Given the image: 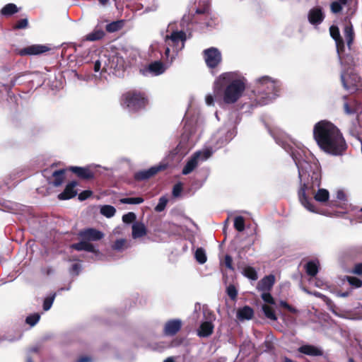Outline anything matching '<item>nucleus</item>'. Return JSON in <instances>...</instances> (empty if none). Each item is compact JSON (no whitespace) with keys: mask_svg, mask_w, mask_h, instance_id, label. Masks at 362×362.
<instances>
[{"mask_svg":"<svg viewBox=\"0 0 362 362\" xmlns=\"http://www.w3.org/2000/svg\"><path fill=\"white\" fill-rule=\"evenodd\" d=\"M276 143L281 145L287 152L292 156L298 170V177L300 182H303V186L298 192L299 199L302 205L308 211L317 213L312 203L308 200L305 195L306 191L310 189L314 190L315 187H319L320 185V173L316 165H315V170L312 171L310 175L309 171L311 170L312 166L303 157V151L300 149H296L291 144L287 142L281 141L279 139H276Z\"/></svg>","mask_w":362,"mask_h":362,"instance_id":"nucleus-1","label":"nucleus"},{"mask_svg":"<svg viewBox=\"0 0 362 362\" xmlns=\"http://www.w3.org/2000/svg\"><path fill=\"white\" fill-rule=\"evenodd\" d=\"M313 134L320 148L330 155L341 156L347 148L341 133L330 122L321 121L317 123Z\"/></svg>","mask_w":362,"mask_h":362,"instance_id":"nucleus-2","label":"nucleus"},{"mask_svg":"<svg viewBox=\"0 0 362 362\" xmlns=\"http://www.w3.org/2000/svg\"><path fill=\"white\" fill-rule=\"evenodd\" d=\"M247 79L238 71L226 72L217 77L214 83V91L223 90V100L226 104L236 103L245 90Z\"/></svg>","mask_w":362,"mask_h":362,"instance_id":"nucleus-3","label":"nucleus"},{"mask_svg":"<svg viewBox=\"0 0 362 362\" xmlns=\"http://www.w3.org/2000/svg\"><path fill=\"white\" fill-rule=\"evenodd\" d=\"M175 24L168 25L165 34L163 35L165 57L170 62L177 57L178 52L185 47L187 40L186 33L182 30L174 28Z\"/></svg>","mask_w":362,"mask_h":362,"instance_id":"nucleus-4","label":"nucleus"},{"mask_svg":"<svg viewBox=\"0 0 362 362\" xmlns=\"http://www.w3.org/2000/svg\"><path fill=\"white\" fill-rule=\"evenodd\" d=\"M279 81L268 76L257 78V103L260 105H264L272 102L279 95Z\"/></svg>","mask_w":362,"mask_h":362,"instance_id":"nucleus-5","label":"nucleus"},{"mask_svg":"<svg viewBox=\"0 0 362 362\" xmlns=\"http://www.w3.org/2000/svg\"><path fill=\"white\" fill-rule=\"evenodd\" d=\"M341 81L344 88L353 93L362 86V78L352 66L344 69L341 74Z\"/></svg>","mask_w":362,"mask_h":362,"instance_id":"nucleus-6","label":"nucleus"},{"mask_svg":"<svg viewBox=\"0 0 362 362\" xmlns=\"http://www.w3.org/2000/svg\"><path fill=\"white\" fill-rule=\"evenodd\" d=\"M146 103L144 95L140 93L128 92L123 95L121 104L129 112H136L143 108Z\"/></svg>","mask_w":362,"mask_h":362,"instance_id":"nucleus-7","label":"nucleus"},{"mask_svg":"<svg viewBox=\"0 0 362 362\" xmlns=\"http://www.w3.org/2000/svg\"><path fill=\"white\" fill-rule=\"evenodd\" d=\"M213 151L211 148H205L202 151H197L189 159L182 169L183 175H188L192 173L200 162L205 161L211 156Z\"/></svg>","mask_w":362,"mask_h":362,"instance_id":"nucleus-8","label":"nucleus"},{"mask_svg":"<svg viewBox=\"0 0 362 362\" xmlns=\"http://www.w3.org/2000/svg\"><path fill=\"white\" fill-rule=\"evenodd\" d=\"M203 54L204 61L209 68H215L221 62V53L216 47L206 49L204 50Z\"/></svg>","mask_w":362,"mask_h":362,"instance_id":"nucleus-9","label":"nucleus"},{"mask_svg":"<svg viewBox=\"0 0 362 362\" xmlns=\"http://www.w3.org/2000/svg\"><path fill=\"white\" fill-rule=\"evenodd\" d=\"M182 325V322L180 319L170 320L164 325L163 333L166 336H174L180 330Z\"/></svg>","mask_w":362,"mask_h":362,"instance_id":"nucleus-10","label":"nucleus"},{"mask_svg":"<svg viewBox=\"0 0 362 362\" xmlns=\"http://www.w3.org/2000/svg\"><path fill=\"white\" fill-rule=\"evenodd\" d=\"M325 15L321 8L314 7L308 13V21L310 24L317 26L324 20Z\"/></svg>","mask_w":362,"mask_h":362,"instance_id":"nucleus-11","label":"nucleus"},{"mask_svg":"<svg viewBox=\"0 0 362 362\" xmlns=\"http://www.w3.org/2000/svg\"><path fill=\"white\" fill-rule=\"evenodd\" d=\"M79 235L83 240L88 241H97L104 237V234L101 231L93 228H88L81 230L79 233Z\"/></svg>","mask_w":362,"mask_h":362,"instance_id":"nucleus-12","label":"nucleus"},{"mask_svg":"<svg viewBox=\"0 0 362 362\" xmlns=\"http://www.w3.org/2000/svg\"><path fill=\"white\" fill-rule=\"evenodd\" d=\"M48 50H49V48L46 45H32L21 49L19 53L21 56L35 55L42 54Z\"/></svg>","mask_w":362,"mask_h":362,"instance_id":"nucleus-13","label":"nucleus"},{"mask_svg":"<svg viewBox=\"0 0 362 362\" xmlns=\"http://www.w3.org/2000/svg\"><path fill=\"white\" fill-rule=\"evenodd\" d=\"M166 70V67L164 64L159 61L154 62L148 65V66L142 70L144 75H148V74L152 76H158L162 74Z\"/></svg>","mask_w":362,"mask_h":362,"instance_id":"nucleus-14","label":"nucleus"},{"mask_svg":"<svg viewBox=\"0 0 362 362\" xmlns=\"http://www.w3.org/2000/svg\"><path fill=\"white\" fill-rule=\"evenodd\" d=\"M330 35L334 40L337 51L340 59H341V52L343 51L344 45L342 38L340 36L339 28L334 25H332L329 28Z\"/></svg>","mask_w":362,"mask_h":362,"instance_id":"nucleus-15","label":"nucleus"},{"mask_svg":"<svg viewBox=\"0 0 362 362\" xmlns=\"http://www.w3.org/2000/svg\"><path fill=\"white\" fill-rule=\"evenodd\" d=\"M78 185V182L76 181H72L69 183L64 190L63 192L60 193L58 195V198L61 200H65L71 199L75 197L77 194V191L75 189V187Z\"/></svg>","mask_w":362,"mask_h":362,"instance_id":"nucleus-16","label":"nucleus"},{"mask_svg":"<svg viewBox=\"0 0 362 362\" xmlns=\"http://www.w3.org/2000/svg\"><path fill=\"white\" fill-rule=\"evenodd\" d=\"M275 282V276L272 274L264 276L261 279L257 286L260 291H269Z\"/></svg>","mask_w":362,"mask_h":362,"instance_id":"nucleus-17","label":"nucleus"},{"mask_svg":"<svg viewBox=\"0 0 362 362\" xmlns=\"http://www.w3.org/2000/svg\"><path fill=\"white\" fill-rule=\"evenodd\" d=\"M298 351L301 354L311 356H320L323 354L321 349L310 344L303 345L298 349Z\"/></svg>","mask_w":362,"mask_h":362,"instance_id":"nucleus-18","label":"nucleus"},{"mask_svg":"<svg viewBox=\"0 0 362 362\" xmlns=\"http://www.w3.org/2000/svg\"><path fill=\"white\" fill-rule=\"evenodd\" d=\"M103 27L102 23H98L93 32L86 35L85 39L88 41H96L102 39L105 36Z\"/></svg>","mask_w":362,"mask_h":362,"instance_id":"nucleus-19","label":"nucleus"},{"mask_svg":"<svg viewBox=\"0 0 362 362\" xmlns=\"http://www.w3.org/2000/svg\"><path fill=\"white\" fill-rule=\"evenodd\" d=\"M132 238L137 239L144 237L147 233V229L145 225L141 222H135L132 224Z\"/></svg>","mask_w":362,"mask_h":362,"instance_id":"nucleus-20","label":"nucleus"},{"mask_svg":"<svg viewBox=\"0 0 362 362\" xmlns=\"http://www.w3.org/2000/svg\"><path fill=\"white\" fill-rule=\"evenodd\" d=\"M211 320V318H210ZM214 330V325L211 321H206L200 325L199 328L197 329V334L201 337H206L210 336Z\"/></svg>","mask_w":362,"mask_h":362,"instance_id":"nucleus-21","label":"nucleus"},{"mask_svg":"<svg viewBox=\"0 0 362 362\" xmlns=\"http://www.w3.org/2000/svg\"><path fill=\"white\" fill-rule=\"evenodd\" d=\"M252 350V344L250 341L245 342L240 346V353L234 362H247L243 360V358L249 355Z\"/></svg>","mask_w":362,"mask_h":362,"instance_id":"nucleus-22","label":"nucleus"},{"mask_svg":"<svg viewBox=\"0 0 362 362\" xmlns=\"http://www.w3.org/2000/svg\"><path fill=\"white\" fill-rule=\"evenodd\" d=\"M70 170L82 179H90L94 177V174L89 168L74 166L70 168Z\"/></svg>","mask_w":362,"mask_h":362,"instance_id":"nucleus-23","label":"nucleus"},{"mask_svg":"<svg viewBox=\"0 0 362 362\" xmlns=\"http://www.w3.org/2000/svg\"><path fill=\"white\" fill-rule=\"evenodd\" d=\"M71 247L78 251L85 250L95 254L99 252V251L95 250L94 246L91 243H88V240H83L80 243L73 244Z\"/></svg>","mask_w":362,"mask_h":362,"instance_id":"nucleus-24","label":"nucleus"},{"mask_svg":"<svg viewBox=\"0 0 362 362\" xmlns=\"http://www.w3.org/2000/svg\"><path fill=\"white\" fill-rule=\"evenodd\" d=\"M253 315V310L249 306H244L237 311V317L240 321L250 320Z\"/></svg>","mask_w":362,"mask_h":362,"instance_id":"nucleus-25","label":"nucleus"},{"mask_svg":"<svg viewBox=\"0 0 362 362\" xmlns=\"http://www.w3.org/2000/svg\"><path fill=\"white\" fill-rule=\"evenodd\" d=\"M160 167H152L146 170H143L137 173L135 175V177L136 180H143L151 177V176L156 175L160 170Z\"/></svg>","mask_w":362,"mask_h":362,"instance_id":"nucleus-26","label":"nucleus"},{"mask_svg":"<svg viewBox=\"0 0 362 362\" xmlns=\"http://www.w3.org/2000/svg\"><path fill=\"white\" fill-rule=\"evenodd\" d=\"M100 60H103L104 62H103L102 66H103V71H106L109 69H116L117 68V64H115V60L116 59L118 61V58L113 57L112 60L107 58V55L105 54H103L102 55L99 56Z\"/></svg>","mask_w":362,"mask_h":362,"instance_id":"nucleus-27","label":"nucleus"},{"mask_svg":"<svg viewBox=\"0 0 362 362\" xmlns=\"http://www.w3.org/2000/svg\"><path fill=\"white\" fill-rule=\"evenodd\" d=\"M65 170H56L52 173V176L54 177V181L52 182V184L54 187H59L60 186L64 180V174Z\"/></svg>","mask_w":362,"mask_h":362,"instance_id":"nucleus-28","label":"nucleus"},{"mask_svg":"<svg viewBox=\"0 0 362 362\" xmlns=\"http://www.w3.org/2000/svg\"><path fill=\"white\" fill-rule=\"evenodd\" d=\"M124 25V21L122 20L111 22L106 25V30L109 33H114L119 30Z\"/></svg>","mask_w":362,"mask_h":362,"instance_id":"nucleus-29","label":"nucleus"},{"mask_svg":"<svg viewBox=\"0 0 362 362\" xmlns=\"http://www.w3.org/2000/svg\"><path fill=\"white\" fill-rule=\"evenodd\" d=\"M319 262L317 261H310L305 265L306 272L308 275L314 276L318 272Z\"/></svg>","mask_w":362,"mask_h":362,"instance_id":"nucleus-30","label":"nucleus"},{"mask_svg":"<svg viewBox=\"0 0 362 362\" xmlns=\"http://www.w3.org/2000/svg\"><path fill=\"white\" fill-rule=\"evenodd\" d=\"M18 11V9L16 4H8L4 6L1 10V14L5 16H11Z\"/></svg>","mask_w":362,"mask_h":362,"instance_id":"nucleus-31","label":"nucleus"},{"mask_svg":"<svg viewBox=\"0 0 362 362\" xmlns=\"http://www.w3.org/2000/svg\"><path fill=\"white\" fill-rule=\"evenodd\" d=\"M344 34L347 45L350 48L354 39V32L351 25H346L344 27Z\"/></svg>","mask_w":362,"mask_h":362,"instance_id":"nucleus-32","label":"nucleus"},{"mask_svg":"<svg viewBox=\"0 0 362 362\" xmlns=\"http://www.w3.org/2000/svg\"><path fill=\"white\" fill-rule=\"evenodd\" d=\"M314 197L317 202H325L329 199V192L325 189H319Z\"/></svg>","mask_w":362,"mask_h":362,"instance_id":"nucleus-33","label":"nucleus"},{"mask_svg":"<svg viewBox=\"0 0 362 362\" xmlns=\"http://www.w3.org/2000/svg\"><path fill=\"white\" fill-rule=\"evenodd\" d=\"M194 257L196 260L201 264H204L207 259L206 252L202 247L197 249Z\"/></svg>","mask_w":362,"mask_h":362,"instance_id":"nucleus-34","label":"nucleus"},{"mask_svg":"<svg viewBox=\"0 0 362 362\" xmlns=\"http://www.w3.org/2000/svg\"><path fill=\"white\" fill-rule=\"evenodd\" d=\"M116 212L115 207L110 205H104L100 209V213L107 218L112 217Z\"/></svg>","mask_w":362,"mask_h":362,"instance_id":"nucleus-35","label":"nucleus"},{"mask_svg":"<svg viewBox=\"0 0 362 362\" xmlns=\"http://www.w3.org/2000/svg\"><path fill=\"white\" fill-rule=\"evenodd\" d=\"M127 247V240L124 238L117 240L112 245V248L117 251H123Z\"/></svg>","mask_w":362,"mask_h":362,"instance_id":"nucleus-36","label":"nucleus"},{"mask_svg":"<svg viewBox=\"0 0 362 362\" xmlns=\"http://www.w3.org/2000/svg\"><path fill=\"white\" fill-rule=\"evenodd\" d=\"M144 201V199L141 197H127L119 200L120 203L126 204H139L143 203Z\"/></svg>","mask_w":362,"mask_h":362,"instance_id":"nucleus-37","label":"nucleus"},{"mask_svg":"<svg viewBox=\"0 0 362 362\" xmlns=\"http://www.w3.org/2000/svg\"><path fill=\"white\" fill-rule=\"evenodd\" d=\"M262 310L265 316L271 320H276L277 317L275 315L274 310L269 305H262Z\"/></svg>","mask_w":362,"mask_h":362,"instance_id":"nucleus-38","label":"nucleus"},{"mask_svg":"<svg viewBox=\"0 0 362 362\" xmlns=\"http://www.w3.org/2000/svg\"><path fill=\"white\" fill-rule=\"evenodd\" d=\"M243 274L251 280L257 279V274L255 269L251 267H247L243 269Z\"/></svg>","mask_w":362,"mask_h":362,"instance_id":"nucleus-39","label":"nucleus"},{"mask_svg":"<svg viewBox=\"0 0 362 362\" xmlns=\"http://www.w3.org/2000/svg\"><path fill=\"white\" fill-rule=\"evenodd\" d=\"M234 227L239 232H242L245 230V220L243 216H240L235 218Z\"/></svg>","mask_w":362,"mask_h":362,"instance_id":"nucleus-40","label":"nucleus"},{"mask_svg":"<svg viewBox=\"0 0 362 362\" xmlns=\"http://www.w3.org/2000/svg\"><path fill=\"white\" fill-rule=\"evenodd\" d=\"M40 318V315L38 313H34L26 317L25 322L30 326L35 325Z\"/></svg>","mask_w":362,"mask_h":362,"instance_id":"nucleus-41","label":"nucleus"},{"mask_svg":"<svg viewBox=\"0 0 362 362\" xmlns=\"http://www.w3.org/2000/svg\"><path fill=\"white\" fill-rule=\"evenodd\" d=\"M168 201V200L165 197H161L159 199L157 206L155 207V210L158 212L163 211L167 205Z\"/></svg>","mask_w":362,"mask_h":362,"instance_id":"nucleus-42","label":"nucleus"},{"mask_svg":"<svg viewBox=\"0 0 362 362\" xmlns=\"http://www.w3.org/2000/svg\"><path fill=\"white\" fill-rule=\"evenodd\" d=\"M54 298H55V293L52 294L51 296L47 297L45 299L44 303H43L44 310L47 311L51 308V307L53 304V302L54 300Z\"/></svg>","mask_w":362,"mask_h":362,"instance_id":"nucleus-43","label":"nucleus"},{"mask_svg":"<svg viewBox=\"0 0 362 362\" xmlns=\"http://www.w3.org/2000/svg\"><path fill=\"white\" fill-rule=\"evenodd\" d=\"M347 280L351 286L356 288H359L362 286V281L357 277L348 276Z\"/></svg>","mask_w":362,"mask_h":362,"instance_id":"nucleus-44","label":"nucleus"},{"mask_svg":"<svg viewBox=\"0 0 362 362\" xmlns=\"http://www.w3.org/2000/svg\"><path fill=\"white\" fill-rule=\"evenodd\" d=\"M262 300L269 304H274V300L269 291H262L261 295Z\"/></svg>","mask_w":362,"mask_h":362,"instance_id":"nucleus-45","label":"nucleus"},{"mask_svg":"<svg viewBox=\"0 0 362 362\" xmlns=\"http://www.w3.org/2000/svg\"><path fill=\"white\" fill-rule=\"evenodd\" d=\"M136 219V215L133 212H129L122 216V221L125 223H130Z\"/></svg>","mask_w":362,"mask_h":362,"instance_id":"nucleus-46","label":"nucleus"},{"mask_svg":"<svg viewBox=\"0 0 362 362\" xmlns=\"http://www.w3.org/2000/svg\"><path fill=\"white\" fill-rule=\"evenodd\" d=\"M226 291H227V293H228V296L232 300H235L236 298L238 291L234 286L230 285L229 286H228Z\"/></svg>","mask_w":362,"mask_h":362,"instance_id":"nucleus-47","label":"nucleus"},{"mask_svg":"<svg viewBox=\"0 0 362 362\" xmlns=\"http://www.w3.org/2000/svg\"><path fill=\"white\" fill-rule=\"evenodd\" d=\"M342 5L344 4L340 1H334L331 4V11L334 13H339L342 8Z\"/></svg>","mask_w":362,"mask_h":362,"instance_id":"nucleus-48","label":"nucleus"},{"mask_svg":"<svg viewBox=\"0 0 362 362\" xmlns=\"http://www.w3.org/2000/svg\"><path fill=\"white\" fill-rule=\"evenodd\" d=\"M28 25V21L27 18L21 19L17 22L15 25V29H23L27 28Z\"/></svg>","mask_w":362,"mask_h":362,"instance_id":"nucleus-49","label":"nucleus"},{"mask_svg":"<svg viewBox=\"0 0 362 362\" xmlns=\"http://www.w3.org/2000/svg\"><path fill=\"white\" fill-rule=\"evenodd\" d=\"M182 190V183L179 182L177 183L173 189V195L175 197L180 196L181 194V192Z\"/></svg>","mask_w":362,"mask_h":362,"instance_id":"nucleus-50","label":"nucleus"},{"mask_svg":"<svg viewBox=\"0 0 362 362\" xmlns=\"http://www.w3.org/2000/svg\"><path fill=\"white\" fill-rule=\"evenodd\" d=\"M103 62H104V61L103 60H100V58L98 60L95 61V65H94V71H95V72H98L100 71H103V66H102Z\"/></svg>","mask_w":362,"mask_h":362,"instance_id":"nucleus-51","label":"nucleus"},{"mask_svg":"<svg viewBox=\"0 0 362 362\" xmlns=\"http://www.w3.org/2000/svg\"><path fill=\"white\" fill-rule=\"evenodd\" d=\"M91 194H92V192L90 191L86 190L78 194V199L81 201H83V200H85L87 198H88Z\"/></svg>","mask_w":362,"mask_h":362,"instance_id":"nucleus-52","label":"nucleus"},{"mask_svg":"<svg viewBox=\"0 0 362 362\" xmlns=\"http://www.w3.org/2000/svg\"><path fill=\"white\" fill-rule=\"evenodd\" d=\"M232 262H233L232 257L230 255H226V257H225V264H226V267L227 268H228L229 269H231V270L233 269V265H232Z\"/></svg>","mask_w":362,"mask_h":362,"instance_id":"nucleus-53","label":"nucleus"},{"mask_svg":"<svg viewBox=\"0 0 362 362\" xmlns=\"http://www.w3.org/2000/svg\"><path fill=\"white\" fill-rule=\"evenodd\" d=\"M353 272L356 274H362V263L358 264L355 266Z\"/></svg>","mask_w":362,"mask_h":362,"instance_id":"nucleus-54","label":"nucleus"},{"mask_svg":"<svg viewBox=\"0 0 362 362\" xmlns=\"http://www.w3.org/2000/svg\"><path fill=\"white\" fill-rule=\"evenodd\" d=\"M205 101L207 105H214V97L211 95H207L205 98Z\"/></svg>","mask_w":362,"mask_h":362,"instance_id":"nucleus-55","label":"nucleus"},{"mask_svg":"<svg viewBox=\"0 0 362 362\" xmlns=\"http://www.w3.org/2000/svg\"><path fill=\"white\" fill-rule=\"evenodd\" d=\"M313 295H315L317 297L322 298L327 303H329L330 301V300L328 298H327L325 296H324L323 294H322L320 293L315 292V293H313Z\"/></svg>","mask_w":362,"mask_h":362,"instance_id":"nucleus-56","label":"nucleus"},{"mask_svg":"<svg viewBox=\"0 0 362 362\" xmlns=\"http://www.w3.org/2000/svg\"><path fill=\"white\" fill-rule=\"evenodd\" d=\"M81 267L79 264H74L72 267H71V272L72 273H75L76 274H78V272H79V269H80Z\"/></svg>","mask_w":362,"mask_h":362,"instance_id":"nucleus-57","label":"nucleus"},{"mask_svg":"<svg viewBox=\"0 0 362 362\" xmlns=\"http://www.w3.org/2000/svg\"><path fill=\"white\" fill-rule=\"evenodd\" d=\"M344 108L346 114H352L354 112L353 109H351L348 103H344Z\"/></svg>","mask_w":362,"mask_h":362,"instance_id":"nucleus-58","label":"nucleus"},{"mask_svg":"<svg viewBox=\"0 0 362 362\" xmlns=\"http://www.w3.org/2000/svg\"><path fill=\"white\" fill-rule=\"evenodd\" d=\"M91 358L88 356L81 357L76 362H90Z\"/></svg>","mask_w":362,"mask_h":362,"instance_id":"nucleus-59","label":"nucleus"},{"mask_svg":"<svg viewBox=\"0 0 362 362\" xmlns=\"http://www.w3.org/2000/svg\"><path fill=\"white\" fill-rule=\"evenodd\" d=\"M280 305L288 310H291V306H290L286 302L281 300L280 301Z\"/></svg>","mask_w":362,"mask_h":362,"instance_id":"nucleus-60","label":"nucleus"},{"mask_svg":"<svg viewBox=\"0 0 362 362\" xmlns=\"http://www.w3.org/2000/svg\"><path fill=\"white\" fill-rule=\"evenodd\" d=\"M337 199L343 200L345 198V194L342 191H339L337 194Z\"/></svg>","mask_w":362,"mask_h":362,"instance_id":"nucleus-61","label":"nucleus"},{"mask_svg":"<svg viewBox=\"0 0 362 362\" xmlns=\"http://www.w3.org/2000/svg\"><path fill=\"white\" fill-rule=\"evenodd\" d=\"M358 122L360 126L362 127V112L358 115Z\"/></svg>","mask_w":362,"mask_h":362,"instance_id":"nucleus-62","label":"nucleus"},{"mask_svg":"<svg viewBox=\"0 0 362 362\" xmlns=\"http://www.w3.org/2000/svg\"><path fill=\"white\" fill-rule=\"evenodd\" d=\"M233 136V132L230 133V135L227 136V137L225 139V142H228L230 140H231Z\"/></svg>","mask_w":362,"mask_h":362,"instance_id":"nucleus-63","label":"nucleus"},{"mask_svg":"<svg viewBox=\"0 0 362 362\" xmlns=\"http://www.w3.org/2000/svg\"><path fill=\"white\" fill-rule=\"evenodd\" d=\"M163 362H175L174 358L173 357H168Z\"/></svg>","mask_w":362,"mask_h":362,"instance_id":"nucleus-64","label":"nucleus"}]
</instances>
